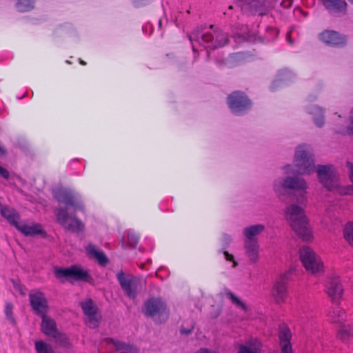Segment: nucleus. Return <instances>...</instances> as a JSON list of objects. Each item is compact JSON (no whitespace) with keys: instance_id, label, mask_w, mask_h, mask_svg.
I'll return each instance as SVG.
<instances>
[{"instance_id":"1","label":"nucleus","mask_w":353,"mask_h":353,"mask_svg":"<svg viewBox=\"0 0 353 353\" xmlns=\"http://www.w3.org/2000/svg\"><path fill=\"white\" fill-rule=\"evenodd\" d=\"M285 216L292 230L305 241L312 239V232L304 210L296 204L288 205Z\"/></svg>"},{"instance_id":"2","label":"nucleus","mask_w":353,"mask_h":353,"mask_svg":"<svg viewBox=\"0 0 353 353\" xmlns=\"http://www.w3.org/2000/svg\"><path fill=\"white\" fill-rule=\"evenodd\" d=\"M319 181L329 191L340 194H345L341 187L336 170L332 165H319L316 168Z\"/></svg>"},{"instance_id":"3","label":"nucleus","mask_w":353,"mask_h":353,"mask_svg":"<svg viewBox=\"0 0 353 353\" xmlns=\"http://www.w3.org/2000/svg\"><path fill=\"white\" fill-rule=\"evenodd\" d=\"M143 313L157 323L165 322L170 316L165 302L159 297L148 299L144 303Z\"/></svg>"},{"instance_id":"4","label":"nucleus","mask_w":353,"mask_h":353,"mask_svg":"<svg viewBox=\"0 0 353 353\" xmlns=\"http://www.w3.org/2000/svg\"><path fill=\"white\" fill-rule=\"evenodd\" d=\"M301 261L306 271L316 274L323 272V264L319 256L309 247L303 246L299 250Z\"/></svg>"},{"instance_id":"5","label":"nucleus","mask_w":353,"mask_h":353,"mask_svg":"<svg viewBox=\"0 0 353 353\" xmlns=\"http://www.w3.org/2000/svg\"><path fill=\"white\" fill-rule=\"evenodd\" d=\"M296 172L300 174H310L314 171V163L312 155L306 150V146L297 147L295 152Z\"/></svg>"},{"instance_id":"6","label":"nucleus","mask_w":353,"mask_h":353,"mask_svg":"<svg viewBox=\"0 0 353 353\" xmlns=\"http://www.w3.org/2000/svg\"><path fill=\"white\" fill-rule=\"evenodd\" d=\"M56 216L57 222L70 232L79 233L84 230V224L81 220L74 215H70L66 208L56 209Z\"/></svg>"},{"instance_id":"7","label":"nucleus","mask_w":353,"mask_h":353,"mask_svg":"<svg viewBox=\"0 0 353 353\" xmlns=\"http://www.w3.org/2000/svg\"><path fill=\"white\" fill-rule=\"evenodd\" d=\"M53 194L59 203H64L66 207H72L74 210L84 212L85 206L80 198L71 190L57 188L53 191Z\"/></svg>"},{"instance_id":"8","label":"nucleus","mask_w":353,"mask_h":353,"mask_svg":"<svg viewBox=\"0 0 353 353\" xmlns=\"http://www.w3.org/2000/svg\"><path fill=\"white\" fill-rule=\"evenodd\" d=\"M54 274L57 279L67 278L76 281H85L90 283L92 278L88 272L79 265H72L67 268H57L54 271Z\"/></svg>"},{"instance_id":"9","label":"nucleus","mask_w":353,"mask_h":353,"mask_svg":"<svg viewBox=\"0 0 353 353\" xmlns=\"http://www.w3.org/2000/svg\"><path fill=\"white\" fill-rule=\"evenodd\" d=\"M230 110L236 114H240L250 108L252 103L242 92L235 91L228 98Z\"/></svg>"},{"instance_id":"10","label":"nucleus","mask_w":353,"mask_h":353,"mask_svg":"<svg viewBox=\"0 0 353 353\" xmlns=\"http://www.w3.org/2000/svg\"><path fill=\"white\" fill-rule=\"evenodd\" d=\"M274 187L276 192H281V188L284 190L289 189L300 191L301 196H303L307 188V184L303 179L290 176L276 182Z\"/></svg>"},{"instance_id":"11","label":"nucleus","mask_w":353,"mask_h":353,"mask_svg":"<svg viewBox=\"0 0 353 353\" xmlns=\"http://www.w3.org/2000/svg\"><path fill=\"white\" fill-rule=\"evenodd\" d=\"M29 301L32 309L39 316L48 312V303L45 294L39 290H34L29 294Z\"/></svg>"},{"instance_id":"12","label":"nucleus","mask_w":353,"mask_h":353,"mask_svg":"<svg viewBox=\"0 0 353 353\" xmlns=\"http://www.w3.org/2000/svg\"><path fill=\"white\" fill-rule=\"evenodd\" d=\"M117 279L126 296L130 299H135L137 295V278L133 276L127 277L123 271H120L117 274Z\"/></svg>"},{"instance_id":"13","label":"nucleus","mask_w":353,"mask_h":353,"mask_svg":"<svg viewBox=\"0 0 353 353\" xmlns=\"http://www.w3.org/2000/svg\"><path fill=\"white\" fill-rule=\"evenodd\" d=\"M288 274H283L276 280L272 288V296L274 301L278 304L283 303L286 301L288 296Z\"/></svg>"},{"instance_id":"14","label":"nucleus","mask_w":353,"mask_h":353,"mask_svg":"<svg viewBox=\"0 0 353 353\" xmlns=\"http://www.w3.org/2000/svg\"><path fill=\"white\" fill-rule=\"evenodd\" d=\"M41 316L42 319L41 330L45 335L51 336L55 340H59V337L65 339V334L58 332L56 322L52 319L47 316L46 314Z\"/></svg>"},{"instance_id":"15","label":"nucleus","mask_w":353,"mask_h":353,"mask_svg":"<svg viewBox=\"0 0 353 353\" xmlns=\"http://www.w3.org/2000/svg\"><path fill=\"white\" fill-rule=\"evenodd\" d=\"M319 39L328 46H339L344 45L346 37L333 30H324L319 34Z\"/></svg>"},{"instance_id":"16","label":"nucleus","mask_w":353,"mask_h":353,"mask_svg":"<svg viewBox=\"0 0 353 353\" xmlns=\"http://www.w3.org/2000/svg\"><path fill=\"white\" fill-rule=\"evenodd\" d=\"M241 8L244 12L252 14L263 15L268 12L266 6L259 0H243Z\"/></svg>"},{"instance_id":"17","label":"nucleus","mask_w":353,"mask_h":353,"mask_svg":"<svg viewBox=\"0 0 353 353\" xmlns=\"http://www.w3.org/2000/svg\"><path fill=\"white\" fill-rule=\"evenodd\" d=\"M108 345H112L119 353H139V349L133 344L116 339H107Z\"/></svg>"},{"instance_id":"18","label":"nucleus","mask_w":353,"mask_h":353,"mask_svg":"<svg viewBox=\"0 0 353 353\" xmlns=\"http://www.w3.org/2000/svg\"><path fill=\"white\" fill-rule=\"evenodd\" d=\"M343 287L337 281H332L327 289V294L335 303H340L343 294Z\"/></svg>"},{"instance_id":"19","label":"nucleus","mask_w":353,"mask_h":353,"mask_svg":"<svg viewBox=\"0 0 353 353\" xmlns=\"http://www.w3.org/2000/svg\"><path fill=\"white\" fill-rule=\"evenodd\" d=\"M262 343L257 339H250L239 346L237 353H261Z\"/></svg>"},{"instance_id":"20","label":"nucleus","mask_w":353,"mask_h":353,"mask_svg":"<svg viewBox=\"0 0 353 353\" xmlns=\"http://www.w3.org/2000/svg\"><path fill=\"white\" fill-rule=\"evenodd\" d=\"M81 307L83 313L88 317V323L90 325L96 327L97 325V320L95 315L97 313V307L91 299H88L85 301L81 303Z\"/></svg>"},{"instance_id":"21","label":"nucleus","mask_w":353,"mask_h":353,"mask_svg":"<svg viewBox=\"0 0 353 353\" xmlns=\"http://www.w3.org/2000/svg\"><path fill=\"white\" fill-rule=\"evenodd\" d=\"M279 337L280 340V345L281 347V353H293L290 343L292 339L290 330L288 327L281 328Z\"/></svg>"},{"instance_id":"22","label":"nucleus","mask_w":353,"mask_h":353,"mask_svg":"<svg viewBox=\"0 0 353 353\" xmlns=\"http://www.w3.org/2000/svg\"><path fill=\"white\" fill-rule=\"evenodd\" d=\"M0 211L1 216L5 218L10 225L15 228L17 226L19 223V221L21 216L15 209L6 205H1Z\"/></svg>"},{"instance_id":"23","label":"nucleus","mask_w":353,"mask_h":353,"mask_svg":"<svg viewBox=\"0 0 353 353\" xmlns=\"http://www.w3.org/2000/svg\"><path fill=\"white\" fill-rule=\"evenodd\" d=\"M16 228L23 235L27 236H33L37 234H44L42 226L39 223H33L32 225L18 224Z\"/></svg>"},{"instance_id":"24","label":"nucleus","mask_w":353,"mask_h":353,"mask_svg":"<svg viewBox=\"0 0 353 353\" xmlns=\"http://www.w3.org/2000/svg\"><path fill=\"white\" fill-rule=\"evenodd\" d=\"M87 254L92 258L96 259L101 265H105L108 263V259L105 256V253L97 249V248L90 243L85 248Z\"/></svg>"},{"instance_id":"25","label":"nucleus","mask_w":353,"mask_h":353,"mask_svg":"<svg viewBox=\"0 0 353 353\" xmlns=\"http://www.w3.org/2000/svg\"><path fill=\"white\" fill-rule=\"evenodd\" d=\"M322 5L328 10L338 12H345L347 4L344 0H320Z\"/></svg>"},{"instance_id":"26","label":"nucleus","mask_w":353,"mask_h":353,"mask_svg":"<svg viewBox=\"0 0 353 353\" xmlns=\"http://www.w3.org/2000/svg\"><path fill=\"white\" fill-rule=\"evenodd\" d=\"M246 254L252 262H256L259 256V245L257 240H245Z\"/></svg>"},{"instance_id":"27","label":"nucleus","mask_w":353,"mask_h":353,"mask_svg":"<svg viewBox=\"0 0 353 353\" xmlns=\"http://www.w3.org/2000/svg\"><path fill=\"white\" fill-rule=\"evenodd\" d=\"M265 229L262 224L254 225L244 229L243 234L246 240H256L254 236L261 233Z\"/></svg>"},{"instance_id":"28","label":"nucleus","mask_w":353,"mask_h":353,"mask_svg":"<svg viewBox=\"0 0 353 353\" xmlns=\"http://www.w3.org/2000/svg\"><path fill=\"white\" fill-rule=\"evenodd\" d=\"M214 34L215 39L214 42L212 43L213 49L223 47L228 43L229 39L226 33L217 30H214Z\"/></svg>"},{"instance_id":"29","label":"nucleus","mask_w":353,"mask_h":353,"mask_svg":"<svg viewBox=\"0 0 353 353\" xmlns=\"http://www.w3.org/2000/svg\"><path fill=\"white\" fill-rule=\"evenodd\" d=\"M345 312L343 310L337 307L330 312L329 317L333 323H341L344 321Z\"/></svg>"},{"instance_id":"30","label":"nucleus","mask_w":353,"mask_h":353,"mask_svg":"<svg viewBox=\"0 0 353 353\" xmlns=\"http://www.w3.org/2000/svg\"><path fill=\"white\" fill-rule=\"evenodd\" d=\"M353 336V327L349 325H342L337 334V336L341 341H345Z\"/></svg>"},{"instance_id":"31","label":"nucleus","mask_w":353,"mask_h":353,"mask_svg":"<svg viewBox=\"0 0 353 353\" xmlns=\"http://www.w3.org/2000/svg\"><path fill=\"white\" fill-rule=\"evenodd\" d=\"M34 346L37 353H55L51 345L41 340L36 341Z\"/></svg>"},{"instance_id":"32","label":"nucleus","mask_w":353,"mask_h":353,"mask_svg":"<svg viewBox=\"0 0 353 353\" xmlns=\"http://www.w3.org/2000/svg\"><path fill=\"white\" fill-rule=\"evenodd\" d=\"M343 236L346 242L353 247V226L346 223L343 228Z\"/></svg>"},{"instance_id":"33","label":"nucleus","mask_w":353,"mask_h":353,"mask_svg":"<svg viewBox=\"0 0 353 353\" xmlns=\"http://www.w3.org/2000/svg\"><path fill=\"white\" fill-rule=\"evenodd\" d=\"M312 113L316 114L314 118L316 125L319 128L322 127L325 123V110L319 107H315L314 108V110Z\"/></svg>"},{"instance_id":"34","label":"nucleus","mask_w":353,"mask_h":353,"mask_svg":"<svg viewBox=\"0 0 353 353\" xmlns=\"http://www.w3.org/2000/svg\"><path fill=\"white\" fill-rule=\"evenodd\" d=\"M34 3V0H19L16 4V7L19 12H28L33 8Z\"/></svg>"},{"instance_id":"35","label":"nucleus","mask_w":353,"mask_h":353,"mask_svg":"<svg viewBox=\"0 0 353 353\" xmlns=\"http://www.w3.org/2000/svg\"><path fill=\"white\" fill-rule=\"evenodd\" d=\"M226 295L230 301L235 304L236 306L241 307L243 310L246 311L248 310L247 305L244 303L237 296H236L231 291H228Z\"/></svg>"},{"instance_id":"36","label":"nucleus","mask_w":353,"mask_h":353,"mask_svg":"<svg viewBox=\"0 0 353 353\" xmlns=\"http://www.w3.org/2000/svg\"><path fill=\"white\" fill-rule=\"evenodd\" d=\"M4 313L8 321L12 325L16 324V321L13 315V305L11 303H6L4 308Z\"/></svg>"},{"instance_id":"37","label":"nucleus","mask_w":353,"mask_h":353,"mask_svg":"<svg viewBox=\"0 0 353 353\" xmlns=\"http://www.w3.org/2000/svg\"><path fill=\"white\" fill-rule=\"evenodd\" d=\"M214 39H215L214 31L213 32V33L206 32L201 36V40L204 43H212V44L214 42Z\"/></svg>"},{"instance_id":"38","label":"nucleus","mask_w":353,"mask_h":353,"mask_svg":"<svg viewBox=\"0 0 353 353\" xmlns=\"http://www.w3.org/2000/svg\"><path fill=\"white\" fill-rule=\"evenodd\" d=\"M223 254L226 261L232 262L233 268H236L238 265L237 262L234 260V257L232 254H230L228 251H224Z\"/></svg>"},{"instance_id":"39","label":"nucleus","mask_w":353,"mask_h":353,"mask_svg":"<svg viewBox=\"0 0 353 353\" xmlns=\"http://www.w3.org/2000/svg\"><path fill=\"white\" fill-rule=\"evenodd\" d=\"M0 175L4 179H8L9 178L10 174L6 169L0 166Z\"/></svg>"},{"instance_id":"40","label":"nucleus","mask_w":353,"mask_h":353,"mask_svg":"<svg viewBox=\"0 0 353 353\" xmlns=\"http://www.w3.org/2000/svg\"><path fill=\"white\" fill-rule=\"evenodd\" d=\"M193 330H194V326L193 325H190V327H188L187 329L185 328L183 326H182L181 329V332L183 334H189L192 332Z\"/></svg>"},{"instance_id":"41","label":"nucleus","mask_w":353,"mask_h":353,"mask_svg":"<svg viewBox=\"0 0 353 353\" xmlns=\"http://www.w3.org/2000/svg\"><path fill=\"white\" fill-rule=\"evenodd\" d=\"M189 39L192 43L193 41L199 40V33L196 31H194L189 35Z\"/></svg>"},{"instance_id":"42","label":"nucleus","mask_w":353,"mask_h":353,"mask_svg":"<svg viewBox=\"0 0 353 353\" xmlns=\"http://www.w3.org/2000/svg\"><path fill=\"white\" fill-rule=\"evenodd\" d=\"M65 339L64 340L63 338L59 337V340H56V341L59 343V344L62 346H67L68 345V339L65 335Z\"/></svg>"},{"instance_id":"43","label":"nucleus","mask_w":353,"mask_h":353,"mask_svg":"<svg viewBox=\"0 0 353 353\" xmlns=\"http://www.w3.org/2000/svg\"><path fill=\"white\" fill-rule=\"evenodd\" d=\"M352 116L351 122L350 123V125L347 128V132L349 134L353 135V108L352 110Z\"/></svg>"},{"instance_id":"44","label":"nucleus","mask_w":353,"mask_h":353,"mask_svg":"<svg viewBox=\"0 0 353 353\" xmlns=\"http://www.w3.org/2000/svg\"><path fill=\"white\" fill-rule=\"evenodd\" d=\"M6 154V150L0 145V154L5 155Z\"/></svg>"},{"instance_id":"45","label":"nucleus","mask_w":353,"mask_h":353,"mask_svg":"<svg viewBox=\"0 0 353 353\" xmlns=\"http://www.w3.org/2000/svg\"><path fill=\"white\" fill-rule=\"evenodd\" d=\"M287 40L290 43V44H292V41L291 40V38H290V32H288L287 34Z\"/></svg>"},{"instance_id":"46","label":"nucleus","mask_w":353,"mask_h":353,"mask_svg":"<svg viewBox=\"0 0 353 353\" xmlns=\"http://www.w3.org/2000/svg\"><path fill=\"white\" fill-rule=\"evenodd\" d=\"M269 30H270V31H272V32H273L276 33V34H277V33H278V32H277L275 29H274V28H270Z\"/></svg>"},{"instance_id":"47","label":"nucleus","mask_w":353,"mask_h":353,"mask_svg":"<svg viewBox=\"0 0 353 353\" xmlns=\"http://www.w3.org/2000/svg\"><path fill=\"white\" fill-rule=\"evenodd\" d=\"M347 223H350L352 225V226H353V221H348Z\"/></svg>"},{"instance_id":"48","label":"nucleus","mask_w":353,"mask_h":353,"mask_svg":"<svg viewBox=\"0 0 353 353\" xmlns=\"http://www.w3.org/2000/svg\"><path fill=\"white\" fill-rule=\"evenodd\" d=\"M290 167V165H288L285 166V168L286 169V168H288Z\"/></svg>"},{"instance_id":"49","label":"nucleus","mask_w":353,"mask_h":353,"mask_svg":"<svg viewBox=\"0 0 353 353\" xmlns=\"http://www.w3.org/2000/svg\"><path fill=\"white\" fill-rule=\"evenodd\" d=\"M192 50H193V51H195V48H194V46L193 44H192Z\"/></svg>"},{"instance_id":"50","label":"nucleus","mask_w":353,"mask_h":353,"mask_svg":"<svg viewBox=\"0 0 353 353\" xmlns=\"http://www.w3.org/2000/svg\"><path fill=\"white\" fill-rule=\"evenodd\" d=\"M351 3L353 4V0H348Z\"/></svg>"},{"instance_id":"51","label":"nucleus","mask_w":353,"mask_h":353,"mask_svg":"<svg viewBox=\"0 0 353 353\" xmlns=\"http://www.w3.org/2000/svg\"><path fill=\"white\" fill-rule=\"evenodd\" d=\"M81 64H83V65L85 64V63L84 61H81Z\"/></svg>"},{"instance_id":"52","label":"nucleus","mask_w":353,"mask_h":353,"mask_svg":"<svg viewBox=\"0 0 353 353\" xmlns=\"http://www.w3.org/2000/svg\"><path fill=\"white\" fill-rule=\"evenodd\" d=\"M213 27H214V26H213V25H211V26H210V28H213Z\"/></svg>"}]
</instances>
